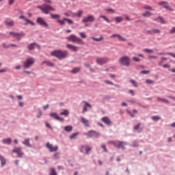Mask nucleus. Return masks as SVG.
<instances>
[{
	"label": "nucleus",
	"instance_id": "nucleus-1",
	"mask_svg": "<svg viewBox=\"0 0 175 175\" xmlns=\"http://www.w3.org/2000/svg\"><path fill=\"white\" fill-rule=\"evenodd\" d=\"M38 9H40L41 12L44 13V14H49L50 12H55V8H54L51 5H49L47 4H43L42 5H38Z\"/></svg>",
	"mask_w": 175,
	"mask_h": 175
},
{
	"label": "nucleus",
	"instance_id": "nucleus-2",
	"mask_svg": "<svg viewBox=\"0 0 175 175\" xmlns=\"http://www.w3.org/2000/svg\"><path fill=\"white\" fill-rule=\"evenodd\" d=\"M51 54L59 59H62L63 58H66V57H68V52L66 51H62L61 50H56L51 52Z\"/></svg>",
	"mask_w": 175,
	"mask_h": 175
},
{
	"label": "nucleus",
	"instance_id": "nucleus-3",
	"mask_svg": "<svg viewBox=\"0 0 175 175\" xmlns=\"http://www.w3.org/2000/svg\"><path fill=\"white\" fill-rule=\"evenodd\" d=\"M67 40H68L69 42H72V43H77V44H84V41H83V40H81V38H77V36H76V35L75 34H72L70 36L66 38Z\"/></svg>",
	"mask_w": 175,
	"mask_h": 175
},
{
	"label": "nucleus",
	"instance_id": "nucleus-4",
	"mask_svg": "<svg viewBox=\"0 0 175 175\" xmlns=\"http://www.w3.org/2000/svg\"><path fill=\"white\" fill-rule=\"evenodd\" d=\"M119 63L124 66H129L131 65V59L128 56H123L119 59Z\"/></svg>",
	"mask_w": 175,
	"mask_h": 175
},
{
	"label": "nucleus",
	"instance_id": "nucleus-5",
	"mask_svg": "<svg viewBox=\"0 0 175 175\" xmlns=\"http://www.w3.org/2000/svg\"><path fill=\"white\" fill-rule=\"evenodd\" d=\"M51 17L53 20H57V23H58L60 25H65V21L59 19L61 18V16L58 14H51Z\"/></svg>",
	"mask_w": 175,
	"mask_h": 175
},
{
	"label": "nucleus",
	"instance_id": "nucleus-6",
	"mask_svg": "<svg viewBox=\"0 0 175 175\" xmlns=\"http://www.w3.org/2000/svg\"><path fill=\"white\" fill-rule=\"evenodd\" d=\"M9 35L16 39L18 42H20V40H21V38H23V36H25V34L24 33H16L10 31L9 32Z\"/></svg>",
	"mask_w": 175,
	"mask_h": 175
},
{
	"label": "nucleus",
	"instance_id": "nucleus-7",
	"mask_svg": "<svg viewBox=\"0 0 175 175\" xmlns=\"http://www.w3.org/2000/svg\"><path fill=\"white\" fill-rule=\"evenodd\" d=\"M112 144L116 147V148H122V150H125V146H126V143L124 142H113Z\"/></svg>",
	"mask_w": 175,
	"mask_h": 175
},
{
	"label": "nucleus",
	"instance_id": "nucleus-8",
	"mask_svg": "<svg viewBox=\"0 0 175 175\" xmlns=\"http://www.w3.org/2000/svg\"><path fill=\"white\" fill-rule=\"evenodd\" d=\"M83 135L88 137H99L100 136V134L95 131H89L88 133H83Z\"/></svg>",
	"mask_w": 175,
	"mask_h": 175
},
{
	"label": "nucleus",
	"instance_id": "nucleus-9",
	"mask_svg": "<svg viewBox=\"0 0 175 175\" xmlns=\"http://www.w3.org/2000/svg\"><path fill=\"white\" fill-rule=\"evenodd\" d=\"M35 64V59L30 57L26 59V62L24 63V66L26 69L31 68V66Z\"/></svg>",
	"mask_w": 175,
	"mask_h": 175
},
{
	"label": "nucleus",
	"instance_id": "nucleus-10",
	"mask_svg": "<svg viewBox=\"0 0 175 175\" xmlns=\"http://www.w3.org/2000/svg\"><path fill=\"white\" fill-rule=\"evenodd\" d=\"M12 152L14 154H17L18 158H23V157L24 156V152L21 151V147H14V149L12 150Z\"/></svg>",
	"mask_w": 175,
	"mask_h": 175
},
{
	"label": "nucleus",
	"instance_id": "nucleus-11",
	"mask_svg": "<svg viewBox=\"0 0 175 175\" xmlns=\"http://www.w3.org/2000/svg\"><path fill=\"white\" fill-rule=\"evenodd\" d=\"M46 147L49 150L50 152H57L58 151V146H53L50 142H47Z\"/></svg>",
	"mask_w": 175,
	"mask_h": 175
},
{
	"label": "nucleus",
	"instance_id": "nucleus-12",
	"mask_svg": "<svg viewBox=\"0 0 175 175\" xmlns=\"http://www.w3.org/2000/svg\"><path fill=\"white\" fill-rule=\"evenodd\" d=\"M109 61V59L107 57H97L96 59V62L98 65H105V64H107Z\"/></svg>",
	"mask_w": 175,
	"mask_h": 175
},
{
	"label": "nucleus",
	"instance_id": "nucleus-13",
	"mask_svg": "<svg viewBox=\"0 0 175 175\" xmlns=\"http://www.w3.org/2000/svg\"><path fill=\"white\" fill-rule=\"evenodd\" d=\"M94 21H95L94 15H89L82 19V23H94Z\"/></svg>",
	"mask_w": 175,
	"mask_h": 175
},
{
	"label": "nucleus",
	"instance_id": "nucleus-14",
	"mask_svg": "<svg viewBox=\"0 0 175 175\" xmlns=\"http://www.w3.org/2000/svg\"><path fill=\"white\" fill-rule=\"evenodd\" d=\"M91 150L92 148L87 145H83L81 147V152L86 154V155H88V154H90V151H91Z\"/></svg>",
	"mask_w": 175,
	"mask_h": 175
},
{
	"label": "nucleus",
	"instance_id": "nucleus-15",
	"mask_svg": "<svg viewBox=\"0 0 175 175\" xmlns=\"http://www.w3.org/2000/svg\"><path fill=\"white\" fill-rule=\"evenodd\" d=\"M49 116L50 117H52V118L57 120V121H60L61 122H64L65 121V119H64V118L59 117L57 113H51Z\"/></svg>",
	"mask_w": 175,
	"mask_h": 175
},
{
	"label": "nucleus",
	"instance_id": "nucleus-16",
	"mask_svg": "<svg viewBox=\"0 0 175 175\" xmlns=\"http://www.w3.org/2000/svg\"><path fill=\"white\" fill-rule=\"evenodd\" d=\"M37 23L42 27H44L45 28H47L49 27V24L41 17H39L37 18Z\"/></svg>",
	"mask_w": 175,
	"mask_h": 175
},
{
	"label": "nucleus",
	"instance_id": "nucleus-17",
	"mask_svg": "<svg viewBox=\"0 0 175 175\" xmlns=\"http://www.w3.org/2000/svg\"><path fill=\"white\" fill-rule=\"evenodd\" d=\"M159 6H163L164 9H166L167 10H170V12H173V9L169 6V3L166 1H161L159 3Z\"/></svg>",
	"mask_w": 175,
	"mask_h": 175
},
{
	"label": "nucleus",
	"instance_id": "nucleus-18",
	"mask_svg": "<svg viewBox=\"0 0 175 175\" xmlns=\"http://www.w3.org/2000/svg\"><path fill=\"white\" fill-rule=\"evenodd\" d=\"M66 47L67 49H68L69 50H71V51H74V52H77V51H79V47L78 46H74L72 44H68L66 45Z\"/></svg>",
	"mask_w": 175,
	"mask_h": 175
},
{
	"label": "nucleus",
	"instance_id": "nucleus-19",
	"mask_svg": "<svg viewBox=\"0 0 175 175\" xmlns=\"http://www.w3.org/2000/svg\"><path fill=\"white\" fill-rule=\"evenodd\" d=\"M81 122L85 125L87 128H90V120L85 119L84 117H81Z\"/></svg>",
	"mask_w": 175,
	"mask_h": 175
},
{
	"label": "nucleus",
	"instance_id": "nucleus-20",
	"mask_svg": "<svg viewBox=\"0 0 175 175\" xmlns=\"http://www.w3.org/2000/svg\"><path fill=\"white\" fill-rule=\"evenodd\" d=\"M83 103H84V106H83L82 113H85V111H88V109H87V107H89L90 109H92V106L90 103H87L86 101H83Z\"/></svg>",
	"mask_w": 175,
	"mask_h": 175
},
{
	"label": "nucleus",
	"instance_id": "nucleus-21",
	"mask_svg": "<svg viewBox=\"0 0 175 175\" xmlns=\"http://www.w3.org/2000/svg\"><path fill=\"white\" fill-rule=\"evenodd\" d=\"M101 121L104 122V124H106V125H111L112 122L111 120H110V118L105 116L101 118Z\"/></svg>",
	"mask_w": 175,
	"mask_h": 175
},
{
	"label": "nucleus",
	"instance_id": "nucleus-22",
	"mask_svg": "<svg viewBox=\"0 0 175 175\" xmlns=\"http://www.w3.org/2000/svg\"><path fill=\"white\" fill-rule=\"evenodd\" d=\"M29 142H30L29 138H27L22 143L27 147H32V145H31V143Z\"/></svg>",
	"mask_w": 175,
	"mask_h": 175
},
{
	"label": "nucleus",
	"instance_id": "nucleus-23",
	"mask_svg": "<svg viewBox=\"0 0 175 175\" xmlns=\"http://www.w3.org/2000/svg\"><path fill=\"white\" fill-rule=\"evenodd\" d=\"M38 46V49H40V46L38 44H36V43H31L28 46L27 49L29 50H33V49H35V46Z\"/></svg>",
	"mask_w": 175,
	"mask_h": 175
},
{
	"label": "nucleus",
	"instance_id": "nucleus-24",
	"mask_svg": "<svg viewBox=\"0 0 175 175\" xmlns=\"http://www.w3.org/2000/svg\"><path fill=\"white\" fill-rule=\"evenodd\" d=\"M151 35H155V33H161V30L158 29H152V30L149 31Z\"/></svg>",
	"mask_w": 175,
	"mask_h": 175
},
{
	"label": "nucleus",
	"instance_id": "nucleus-25",
	"mask_svg": "<svg viewBox=\"0 0 175 175\" xmlns=\"http://www.w3.org/2000/svg\"><path fill=\"white\" fill-rule=\"evenodd\" d=\"M0 161L1 166H5L6 165V159L3 157L2 155L0 154Z\"/></svg>",
	"mask_w": 175,
	"mask_h": 175
},
{
	"label": "nucleus",
	"instance_id": "nucleus-26",
	"mask_svg": "<svg viewBox=\"0 0 175 175\" xmlns=\"http://www.w3.org/2000/svg\"><path fill=\"white\" fill-rule=\"evenodd\" d=\"M3 144H12V139L11 138H7L2 140Z\"/></svg>",
	"mask_w": 175,
	"mask_h": 175
},
{
	"label": "nucleus",
	"instance_id": "nucleus-27",
	"mask_svg": "<svg viewBox=\"0 0 175 175\" xmlns=\"http://www.w3.org/2000/svg\"><path fill=\"white\" fill-rule=\"evenodd\" d=\"M49 170H50L49 175H58V174L57 173V171H55V169L54 167L50 168Z\"/></svg>",
	"mask_w": 175,
	"mask_h": 175
},
{
	"label": "nucleus",
	"instance_id": "nucleus-28",
	"mask_svg": "<svg viewBox=\"0 0 175 175\" xmlns=\"http://www.w3.org/2000/svg\"><path fill=\"white\" fill-rule=\"evenodd\" d=\"M5 24H6L8 27H13L14 22L13 21H5Z\"/></svg>",
	"mask_w": 175,
	"mask_h": 175
},
{
	"label": "nucleus",
	"instance_id": "nucleus-29",
	"mask_svg": "<svg viewBox=\"0 0 175 175\" xmlns=\"http://www.w3.org/2000/svg\"><path fill=\"white\" fill-rule=\"evenodd\" d=\"M157 102H162L163 103H166L167 105L169 103V100L165 98H161L159 97L157 98Z\"/></svg>",
	"mask_w": 175,
	"mask_h": 175
},
{
	"label": "nucleus",
	"instance_id": "nucleus-30",
	"mask_svg": "<svg viewBox=\"0 0 175 175\" xmlns=\"http://www.w3.org/2000/svg\"><path fill=\"white\" fill-rule=\"evenodd\" d=\"M73 127L72 126H66L64 127V131L66 132H72Z\"/></svg>",
	"mask_w": 175,
	"mask_h": 175
},
{
	"label": "nucleus",
	"instance_id": "nucleus-31",
	"mask_svg": "<svg viewBox=\"0 0 175 175\" xmlns=\"http://www.w3.org/2000/svg\"><path fill=\"white\" fill-rule=\"evenodd\" d=\"M60 116H64V117H68L69 116V111L65 109L64 111L60 113Z\"/></svg>",
	"mask_w": 175,
	"mask_h": 175
},
{
	"label": "nucleus",
	"instance_id": "nucleus-32",
	"mask_svg": "<svg viewBox=\"0 0 175 175\" xmlns=\"http://www.w3.org/2000/svg\"><path fill=\"white\" fill-rule=\"evenodd\" d=\"M80 70H81V68H80L79 67L75 68L71 71V73H75V74L79 73V72H80Z\"/></svg>",
	"mask_w": 175,
	"mask_h": 175
},
{
	"label": "nucleus",
	"instance_id": "nucleus-33",
	"mask_svg": "<svg viewBox=\"0 0 175 175\" xmlns=\"http://www.w3.org/2000/svg\"><path fill=\"white\" fill-rule=\"evenodd\" d=\"M144 17H151L152 16V14L148 11H146L145 13L142 14Z\"/></svg>",
	"mask_w": 175,
	"mask_h": 175
},
{
	"label": "nucleus",
	"instance_id": "nucleus-34",
	"mask_svg": "<svg viewBox=\"0 0 175 175\" xmlns=\"http://www.w3.org/2000/svg\"><path fill=\"white\" fill-rule=\"evenodd\" d=\"M115 20H116V23H121L124 20V18H122V17H121V16H116L115 18Z\"/></svg>",
	"mask_w": 175,
	"mask_h": 175
},
{
	"label": "nucleus",
	"instance_id": "nucleus-35",
	"mask_svg": "<svg viewBox=\"0 0 175 175\" xmlns=\"http://www.w3.org/2000/svg\"><path fill=\"white\" fill-rule=\"evenodd\" d=\"M83 11L79 10L77 14L75 13L73 14H74V16H77V17H81V16H83Z\"/></svg>",
	"mask_w": 175,
	"mask_h": 175
},
{
	"label": "nucleus",
	"instance_id": "nucleus-36",
	"mask_svg": "<svg viewBox=\"0 0 175 175\" xmlns=\"http://www.w3.org/2000/svg\"><path fill=\"white\" fill-rule=\"evenodd\" d=\"M130 83L131 84H133V85L135 88H137L138 87V85H137V82H136V81L133 80V79H131L130 80Z\"/></svg>",
	"mask_w": 175,
	"mask_h": 175
},
{
	"label": "nucleus",
	"instance_id": "nucleus-37",
	"mask_svg": "<svg viewBox=\"0 0 175 175\" xmlns=\"http://www.w3.org/2000/svg\"><path fill=\"white\" fill-rule=\"evenodd\" d=\"M151 119L152 120V121H159V120H161V117L159 116H152Z\"/></svg>",
	"mask_w": 175,
	"mask_h": 175
},
{
	"label": "nucleus",
	"instance_id": "nucleus-38",
	"mask_svg": "<svg viewBox=\"0 0 175 175\" xmlns=\"http://www.w3.org/2000/svg\"><path fill=\"white\" fill-rule=\"evenodd\" d=\"M63 21H67L68 24H73V21L67 18H64Z\"/></svg>",
	"mask_w": 175,
	"mask_h": 175
},
{
	"label": "nucleus",
	"instance_id": "nucleus-39",
	"mask_svg": "<svg viewBox=\"0 0 175 175\" xmlns=\"http://www.w3.org/2000/svg\"><path fill=\"white\" fill-rule=\"evenodd\" d=\"M77 136H79V133H73L72 135H71L70 136V139H76V137H77Z\"/></svg>",
	"mask_w": 175,
	"mask_h": 175
},
{
	"label": "nucleus",
	"instance_id": "nucleus-40",
	"mask_svg": "<svg viewBox=\"0 0 175 175\" xmlns=\"http://www.w3.org/2000/svg\"><path fill=\"white\" fill-rule=\"evenodd\" d=\"M107 13H116V11L112 8H107L105 10Z\"/></svg>",
	"mask_w": 175,
	"mask_h": 175
},
{
	"label": "nucleus",
	"instance_id": "nucleus-41",
	"mask_svg": "<svg viewBox=\"0 0 175 175\" xmlns=\"http://www.w3.org/2000/svg\"><path fill=\"white\" fill-rule=\"evenodd\" d=\"M95 42H100V40H103V36H100V38H96L95 37L92 38Z\"/></svg>",
	"mask_w": 175,
	"mask_h": 175
},
{
	"label": "nucleus",
	"instance_id": "nucleus-42",
	"mask_svg": "<svg viewBox=\"0 0 175 175\" xmlns=\"http://www.w3.org/2000/svg\"><path fill=\"white\" fill-rule=\"evenodd\" d=\"M25 21H26L25 25H28V24H31V25H35V23L31 21L25 19Z\"/></svg>",
	"mask_w": 175,
	"mask_h": 175
},
{
	"label": "nucleus",
	"instance_id": "nucleus-43",
	"mask_svg": "<svg viewBox=\"0 0 175 175\" xmlns=\"http://www.w3.org/2000/svg\"><path fill=\"white\" fill-rule=\"evenodd\" d=\"M118 40H120V42H126V39L122 38V36H121V35L119 34V36H118Z\"/></svg>",
	"mask_w": 175,
	"mask_h": 175
},
{
	"label": "nucleus",
	"instance_id": "nucleus-44",
	"mask_svg": "<svg viewBox=\"0 0 175 175\" xmlns=\"http://www.w3.org/2000/svg\"><path fill=\"white\" fill-rule=\"evenodd\" d=\"M166 59H167V58H165V57H161V61L159 62V65L161 66H162V64H163V62H165V61H166Z\"/></svg>",
	"mask_w": 175,
	"mask_h": 175
},
{
	"label": "nucleus",
	"instance_id": "nucleus-45",
	"mask_svg": "<svg viewBox=\"0 0 175 175\" xmlns=\"http://www.w3.org/2000/svg\"><path fill=\"white\" fill-rule=\"evenodd\" d=\"M100 18H103L107 23H110V20L106 17V16L101 15L100 16Z\"/></svg>",
	"mask_w": 175,
	"mask_h": 175
},
{
	"label": "nucleus",
	"instance_id": "nucleus-46",
	"mask_svg": "<svg viewBox=\"0 0 175 175\" xmlns=\"http://www.w3.org/2000/svg\"><path fill=\"white\" fill-rule=\"evenodd\" d=\"M79 35L83 39H85V38H87V34H85L84 32H80Z\"/></svg>",
	"mask_w": 175,
	"mask_h": 175
},
{
	"label": "nucleus",
	"instance_id": "nucleus-47",
	"mask_svg": "<svg viewBox=\"0 0 175 175\" xmlns=\"http://www.w3.org/2000/svg\"><path fill=\"white\" fill-rule=\"evenodd\" d=\"M143 9H146V10H152V8L150 5H144L143 7Z\"/></svg>",
	"mask_w": 175,
	"mask_h": 175
},
{
	"label": "nucleus",
	"instance_id": "nucleus-48",
	"mask_svg": "<svg viewBox=\"0 0 175 175\" xmlns=\"http://www.w3.org/2000/svg\"><path fill=\"white\" fill-rule=\"evenodd\" d=\"M132 147H139V142L137 141H134L133 144L131 145Z\"/></svg>",
	"mask_w": 175,
	"mask_h": 175
},
{
	"label": "nucleus",
	"instance_id": "nucleus-49",
	"mask_svg": "<svg viewBox=\"0 0 175 175\" xmlns=\"http://www.w3.org/2000/svg\"><path fill=\"white\" fill-rule=\"evenodd\" d=\"M158 19L160 20L161 24H166V22L165 21V20H163V18L159 16Z\"/></svg>",
	"mask_w": 175,
	"mask_h": 175
},
{
	"label": "nucleus",
	"instance_id": "nucleus-50",
	"mask_svg": "<svg viewBox=\"0 0 175 175\" xmlns=\"http://www.w3.org/2000/svg\"><path fill=\"white\" fill-rule=\"evenodd\" d=\"M146 83L147 84H154V83H155V81L150 80V79H146Z\"/></svg>",
	"mask_w": 175,
	"mask_h": 175
},
{
	"label": "nucleus",
	"instance_id": "nucleus-51",
	"mask_svg": "<svg viewBox=\"0 0 175 175\" xmlns=\"http://www.w3.org/2000/svg\"><path fill=\"white\" fill-rule=\"evenodd\" d=\"M144 51L145 53H154V51L151 50V49H144Z\"/></svg>",
	"mask_w": 175,
	"mask_h": 175
},
{
	"label": "nucleus",
	"instance_id": "nucleus-52",
	"mask_svg": "<svg viewBox=\"0 0 175 175\" xmlns=\"http://www.w3.org/2000/svg\"><path fill=\"white\" fill-rule=\"evenodd\" d=\"M42 64H46L48 66H54V64L50 62H43Z\"/></svg>",
	"mask_w": 175,
	"mask_h": 175
},
{
	"label": "nucleus",
	"instance_id": "nucleus-53",
	"mask_svg": "<svg viewBox=\"0 0 175 175\" xmlns=\"http://www.w3.org/2000/svg\"><path fill=\"white\" fill-rule=\"evenodd\" d=\"M133 60H134L135 62H140V61H141L140 58H139L137 57H133Z\"/></svg>",
	"mask_w": 175,
	"mask_h": 175
},
{
	"label": "nucleus",
	"instance_id": "nucleus-54",
	"mask_svg": "<svg viewBox=\"0 0 175 175\" xmlns=\"http://www.w3.org/2000/svg\"><path fill=\"white\" fill-rule=\"evenodd\" d=\"M140 125H142V124L139 123L138 124L134 126V131H137L139 128H140Z\"/></svg>",
	"mask_w": 175,
	"mask_h": 175
},
{
	"label": "nucleus",
	"instance_id": "nucleus-55",
	"mask_svg": "<svg viewBox=\"0 0 175 175\" xmlns=\"http://www.w3.org/2000/svg\"><path fill=\"white\" fill-rule=\"evenodd\" d=\"M142 75H148L150 73V70H142L140 72Z\"/></svg>",
	"mask_w": 175,
	"mask_h": 175
},
{
	"label": "nucleus",
	"instance_id": "nucleus-56",
	"mask_svg": "<svg viewBox=\"0 0 175 175\" xmlns=\"http://www.w3.org/2000/svg\"><path fill=\"white\" fill-rule=\"evenodd\" d=\"M105 84H109V85H114V83H113V82L109 81V80H105Z\"/></svg>",
	"mask_w": 175,
	"mask_h": 175
},
{
	"label": "nucleus",
	"instance_id": "nucleus-57",
	"mask_svg": "<svg viewBox=\"0 0 175 175\" xmlns=\"http://www.w3.org/2000/svg\"><path fill=\"white\" fill-rule=\"evenodd\" d=\"M101 148H103L104 152H107V148H106V145H101Z\"/></svg>",
	"mask_w": 175,
	"mask_h": 175
},
{
	"label": "nucleus",
	"instance_id": "nucleus-58",
	"mask_svg": "<svg viewBox=\"0 0 175 175\" xmlns=\"http://www.w3.org/2000/svg\"><path fill=\"white\" fill-rule=\"evenodd\" d=\"M55 159H58L59 158V153L57 152L53 155Z\"/></svg>",
	"mask_w": 175,
	"mask_h": 175
},
{
	"label": "nucleus",
	"instance_id": "nucleus-59",
	"mask_svg": "<svg viewBox=\"0 0 175 175\" xmlns=\"http://www.w3.org/2000/svg\"><path fill=\"white\" fill-rule=\"evenodd\" d=\"M46 128H49V129H51V131H53V127H51V126L50 125V124L46 123Z\"/></svg>",
	"mask_w": 175,
	"mask_h": 175
},
{
	"label": "nucleus",
	"instance_id": "nucleus-60",
	"mask_svg": "<svg viewBox=\"0 0 175 175\" xmlns=\"http://www.w3.org/2000/svg\"><path fill=\"white\" fill-rule=\"evenodd\" d=\"M170 33H175V27H172V29L170 31Z\"/></svg>",
	"mask_w": 175,
	"mask_h": 175
},
{
	"label": "nucleus",
	"instance_id": "nucleus-61",
	"mask_svg": "<svg viewBox=\"0 0 175 175\" xmlns=\"http://www.w3.org/2000/svg\"><path fill=\"white\" fill-rule=\"evenodd\" d=\"M15 0H8L9 5H13L14 3Z\"/></svg>",
	"mask_w": 175,
	"mask_h": 175
},
{
	"label": "nucleus",
	"instance_id": "nucleus-62",
	"mask_svg": "<svg viewBox=\"0 0 175 175\" xmlns=\"http://www.w3.org/2000/svg\"><path fill=\"white\" fill-rule=\"evenodd\" d=\"M8 70L6 68H3L0 70V73H5V72H7Z\"/></svg>",
	"mask_w": 175,
	"mask_h": 175
},
{
	"label": "nucleus",
	"instance_id": "nucleus-63",
	"mask_svg": "<svg viewBox=\"0 0 175 175\" xmlns=\"http://www.w3.org/2000/svg\"><path fill=\"white\" fill-rule=\"evenodd\" d=\"M168 55H171V57H173V58H175V54L172 53H168Z\"/></svg>",
	"mask_w": 175,
	"mask_h": 175
},
{
	"label": "nucleus",
	"instance_id": "nucleus-64",
	"mask_svg": "<svg viewBox=\"0 0 175 175\" xmlns=\"http://www.w3.org/2000/svg\"><path fill=\"white\" fill-rule=\"evenodd\" d=\"M163 68H170V66L167 65V64H163L162 65Z\"/></svg>",
	"mask_w": 175,
	"mask_h": 175
}]
</instances>
